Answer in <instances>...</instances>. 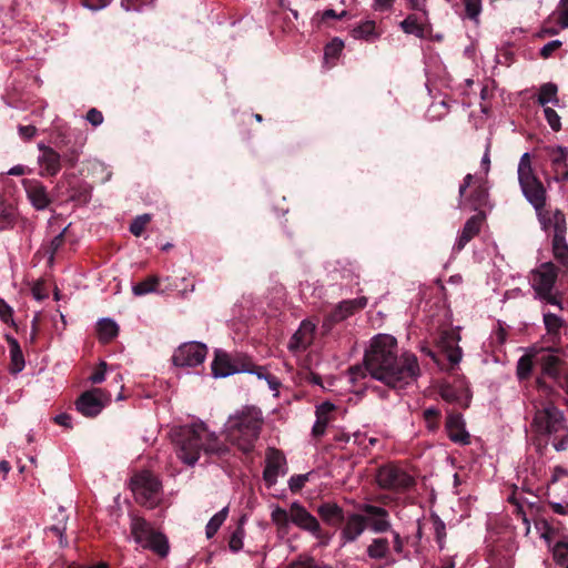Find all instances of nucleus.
<instances>
[{
	"instance_id": "obj_33",
	"label": "nucleus",
	"mask_w": 568,
	"mask_h": 568,
	"mask_svg": "<svg viewBox=\"0 0 568 568\" xmlns=\"http://www.w3.org/2000/svg\"><path fill=\"white\" fill-rule=\"evenodd\" d=\"M344 49V42L339 38H334L324 49V63L328 68L335 64L336 59Z\"/></svg>"
},
{
	"instance_id": "obj_13",
	"label": "nucleus",
	"mask_w": 568,
	"mask_h": 568,
	"mask_svg": "<svg viewBox=\"0 0 568 568\" xmlns=\"http://www.w3.org/2000/svg\"><path fill=\"white\" fill-rule=\"evenodd\" d=\"M211 368L213 377L223 378L239 373L251 372V364L240 357L233 358L224 351L216 349Z\"/></svg>"
},
{
	"instance_id": "obj_11",
	"label": "nucleus",
	"mask_w": 568,
	"mask_h": 568,
	"mask_svg": "<svg viewBox=\"0 0 568 568\" xmlns=\"http://www.w3.org/2000/svg\"><path fill=\"white\" fill-rule=\"evenodd\" d=\"M376 481L381 488L396 491L408 489L414 484L413 477L394 464L381 466L376 474Z\"/></svg>"
},
{
	"instance_id": "obj_3",
	"label": "nucleus",
	"mask_w": 568,
	"mask_h": 568,
	"mask_svg": "<svg viewBox=\"0 0 568 568\" xmlns=\"http://www.w3.org/2000/svg\"><path fill=\"white\" fill-rule=\"evenodd\" d=\"M262 410L255 406H245L231 415L225 423L226 438L242 452L254 448L263 426Z\"/></svg>"
},
{
	"instance_id": "obj_22",
	"label": "nucleus",
	"mask_w": 568,
	"mask_h": 568,
	"mask_svg": "<svg viewBox=\"0 0 568 568\" xmlns=\"http://www.w3.org/2000/svg\"><path fill=\"white\" fill-rule=\"evenodd\" d=\"M315 324L311 321H303L298 329L293 334L288 342V349L292 353L304 352L313 342Z\"/></svg>"
},
{
	"instance_id": "obj_51",
	"label": "nucleus",
	"mask_w": 568,
	"mask_h": 568,
	"mask_svg": "<svg viewBox=\"0 0 568 568\" xmlns=\"http://www.w3.org/2000/svg\"><path fill=\"white\" fill-rule=\"evenodd\" d=\"M560 480L568 481V473L561 467H555L551 474V479L549 481L548 489L552 493H556L557 485Z\"/></svg>"
},
{
	"instance_id": "obj_23",
	"label": "nucleus",
	"mask_w": 568,
	"mask_h": 568,
	"mask_svg": "<svg viewBox=\"0 0 568 568\" xmlns=\"http://www.w3.org/2000/svg\"><path fill=\"white\" fill-rule=\"evenodd\" d=\"M394 551L393 539L387 537H375L366 547V555L374 561H393L392 554Z\"/></svg>"
},
{
	"instance_id": "obj_5",
	"label": "nucleus",
	"mask_w": 568,
	"mask_h": 568,
	"mask_svg": "<svg viewBox=\"0 0 568 568\" xmlns=\"http://www.w3.org/2000/svg\"><path fill=\"white\" fill-rule=\"evenodd\" d=\"M531 427L539 436L548 437L557 452L568 447V427L561 410L552 404L537 409L531 423Z\"/></svg>"
},
{
	"instance_id": "obj_25",
	"label": "nucleus",
	"mask_w": 568,
	"mask_h": 568,
	"mask_svg": "<svg viewBox=\"0 0 568 568\" xmlns=\"http://www.w3.org/2000/svg\"><path fill=\"white\" fill-rule=\"evenodd\" d=\"M367 305L365 296L339 302L329 314L332 322H342L353 315L355 312L363 310Z\"/></svg>"
},
{
	"instance_id": "obj_53",
	"label": "nucleus",
	"mask_w": 568,
	"mask_h": 568,
	"mask_svg": "<svg viewBox=\"0 0 568 568\" xmlns=\"http://www.w3.org/2000/svg\"><path fill=\"white\" fill-rule=\"evenodd\" d=\"M544 114H545V118H546L549 126L554 131H559L561 128V122H560V116L558 115V113L554 109H551L549 106H545Z\"/></svg>"
},
{
	"instance_id": "obj_39",
	"label": "nucleus",
	"mask_w": 568,
	"mask_h": 568,
	"mask_svg": "<svg viewBox=\"0 0 568 568\" xmlns=\"http://www.w3.org/2000/svg\"><path fill=\"white\" fill-rule=\"evenodd\" d=\"M532 366H534L532 355L526 354V355L521 356L517 362L516 374H517L518 379H520V381L527 379L531 374Z\"/></svg>"
},
{
	"instance_id": "obj_12",
	"label": "nucleus",
	"mask_w": 568,
	"mask_h": 568,
	"mask_svg": "<svg viewBox=\"0 0 568 568\" xmlns=\"http://www.w3.org/2000/svg\"><path fill=\"white\" fill-rule=\"evenodd\" d=\"M547 196L541 197L539 203H531L536 212L537 220L545 232L552 231V235H566L567 222L566 215L559 209L551 211L545 210Z\"/></svg>"
},
{
	"instance_id": "obj_45",
	"label": "nucleus",
	"mask_w": 568,
	"mask_h": 568,
	"mask_svg": "<svg viewBox=\"0 0 568 568\" xmlns=\"http://www.w3.org/2000/svg\"><path fill=\"white\" fill-rule=\"evenodd\" d=\"M466 17L478 23L481 12V0H464Z\"/></svg>"
},
{
	"instance_id": "obj_57",
	"label": "nucleus",
	"mask_w": 568,
	"mask_h": 568,
	"mask_svg": "<svg viewBox=\"0 0 568 568\" xmlns=\"http://www.w3.org/2000/svg\"><path fill=\"white\" fill-rule=\"evenodd\" d=\"M561 41L560 40H552L546 43L540 49V55L545 59L549 58L554 51H556L558 48H560Z\"/></svg>"
},
{
	"instance_id": "obj_19",
	"label": "nucleus",
	"mask_w": 568,
	"mask_h": 568,
	"mask_svg": "<svg viewBox=\"0 0 568 568\" xmlns=\"http://www.w3.org/2000/svg\"><path fill=\"white\" fill-rule=\"evenodd\" d=\"M460 337L455 331L442 332L437 347L452 366L458 365L463 357L462 348L458 346Z\"/></svg>"
},
{
	"instance_id": "obj_58",
	"label": "nucleus",
	"mask_w": 568,
	"mask_h": 568,
	"mask_svg": "<svg viewBox=\"0 0 568 568\" xmlns=\"http://www.w3.org/2000/svg\"><path fill=\"white\" fill-rule=\"evenodd\" d=\"M250 373L255 374L258 378H264L267 382L270 389L275 390V392L278 389L280 382L275 376L268 375V374H263L261 372H254L252 369Z\"/></svg>"
},
{
	"instance_id": "obj_4",
	"label": "nucleus",
	"mask_w": 568,
	"mask_h": 568,
	"mask_svg": "<svg viewBox=\"0 0 568 568\" xmlns=\"http://www.w3.org/2000/svg\"><path fill=\"white\" fill-rule=\"evenodd\" d=\"M271 521L278 534L286 535L291 525L310 532L316 539L322 538V529L318 520L300 501H293L288 509L277 504H272Z\"/></svg>"
},
{
	"instance_id": "obj_54",
	"label": "nucleus",
	"mask_w": 568,
	"mask_h": 568,
	"mask_svg": "<svg viewBox=\"0 0 568 568\" xmlns=\"http://www.w3.org/2000/svg\"><path fill=\"white\" fill-rule=\"evenodd\" d=\"M65 529H67V523H65L64 516L58 525H53L49 528L50 531H52L54 535H57L59 537V544L61 547L68 546V540L64 536Z\"/></svg>"
},
{
	"instance_id": "obj_20",
	"label": "nucleus",
	"mask_w": 568,
	"mask_h": 568,
	"mask_svg": "<svg viewBox=\"0 0 568 568\" xmlns=\"http://www.w3.org/2000/svg\"><path fill=\"white\" fill-rule=\"evenodd\" d=\"M22 185L30 204L36 210L43 211L50 205V194L40 181L36 179H24Z\"/></svg>"
},
{
	"instance_id": "obj_56",
	"label": "nucleus",
	"mask_w": 568,
	"mask_h": 568,
	"mask_svg": "<svg viewBox=\"0 0 568 568\" xmlns=\"http://www.w3.org/2000/svg\"><path fill=\"white\" fill-rule=\"evenodd\" d=\"M67 230H68V226L63 227L62 231L51 240L50 247H49L51 255H54L57 253V251L61 247V245L63 243V236H64V233L67 232Z\"/></svg>"
},
{
	"instance_id": "obj_30",
	"label": "nucleus",
	"mask_w": 568,
	"mask_h": 568,
	"mask_svg": "<svg viewBox=\"0 0 568 568\" xmlns=\"http://www.w3.org/2000/svg\"><path fill=\"white\" fill-rule=\"evenodd\" d=\"M351 34L354 39L366 42H374L381 37L373 20L362 21L351 30Z\"/></svg>"
},
{
	"instance_id": "obj_46",
	"label": "nucleus",
	"mask_w": 568,
	"mask_h": 568,
	"mask_svg": "<svg viewBox=\"0 0 568 568\" xmlns=\"http://www.w3.org/2000/svg\"><path fill=\"white\" fill-rule=\"evenodd\" d=\"M439 416V409L434 406L428 407L424 410V419L429 430L434 432L438 428Z\"/></svg>"
},
{
	"instance_id": "obj_63",
	"label": "nucleus",
	"mask_w": 568,
	"mask_h": 568,
	"mask_svg": "<svg viewBox=\"0 0 568 568\" xmlns=\"http://www.w3.org/2000/svg\"><path fill=\"white\" fill-rule=\"evenodd\" d=\"M108 3V0H82V4L92 11L103 9Z\"/></svg>"
},
{
	"instance_id": "obj_14",
	"label": "nucleus",
	"mask_w": 568,
	"mask_h": 568,
	"mask_svg": "<svg viewBox=\"0 0 568 568\" xmlns=\"http://www.w3.org/2000/svg\"><path fill=\"white\" fill-rule=\"evenodd\" d=\"M207 354L204 343L192 341L180 345L172 357L173 364L180 367H195L201 365Z\"/></svg>"
},
{
	"instance_id": "obj_15",
	"label": "nucleus",
	"mask_w": 568,
	"mask_h": 568,
	"mask_svg": "<svg viewBox=\"0 0 568 568\" xmlns=\"http://www.w3.org/2000/svg\"><path fill=\"white\" fill-rule=\"evenodd\" d=\"M517 175L521 193L529 204L539 203L541 197L547 196V191L532 166H518Z\"/></svg>"
},
{
	"instance_id": "obj_49",
	"label": "nucleus",
	"mask_w": 568,
	"mask_h": 568,
	"mask_svg": "<svg viewBox=\"0 0 568 568\" xmlns=\"http://www.w3.org/2000/svg\"><path fill=\"white\" fill-rule=\"evenodd\" d=\"M0 320L12 327H16L13 310L3 298H0Z\"/></svg>"
},
{
	"instance_id": "obj_16",
	"label": "nucleus",
	"mask_w": 568,
	"mask_h": 568,
	"mask_svg": "<svg viewBox=\"0 0 568 568\" xmlns=\"http://www.w3.org/2000/svg\"><path fill=\"white\" fill-rule=\"evenodd\" d=\"M110 396H105L104 392L100 388L84 392L75 402L77 409L85 417L98 416L105 404L109 402Z\"/></svg>"
},
{
	"instance_id": "obj_60",
	"label": "nucleus",
	"mask_w": 568,
	"mask_h": 568,
	"mask_svg": "<svg viewBox=\"0 0 568 568\" xmlns=\"http://www.w3.org/2000/svg\"><path fill=\"white\" fill-rule=\"evenodd\" d=\"M105 367L106 364L104 362H101L99 365V369H97L91 376L89 377V381L93 384H100L105 379Z\"/></svg>"
},
{
	"instance_id": "obj_26",
	"label": "nucleus",
	"mask_w": 568,
	"mask_h": 568,
	"mask_svg": "<svg viewBox=\"0 0 568 568\" xmlns=\"http://www.w3.org/2000/svg\"><path fill=\"white\" fill-rule=\"evenodd\" d=\"M481 222L483 217L480 215H474L466 221L460 234L458 235L453 246V252H460L466 246V244L479 233Z\"/></svg>"
},
{
	"instance_id": "obj_31",
	"label": "nucleus",
	"mask_w": 568,
	"mask_h": 568,
	"mask_svg": "<svg viewBox=\"0 0 568 568\" xmlns=\"http://www.w3.org/2000/svg\"><path fill=\"white\" fill-rule=\"evenodd\" d=\"M558 87L548 82L540 87L538 94V103L542 106H546L547 103H552L555 106H560L559 99L557 98Z\"/></svg>"
},
{
	"instance_id": "obj_2",
	"label": "nucleus",
	"mask_w": 568,
	"mask_h": 568,
	"mask_svg": "<svg viewBox=\"0 0 568 568\" xmlns=\"http://www.w3.org/2000/svg\"><path fill=\"white\" fill-rule=\"evenodd\" d=\"M178 457L186 465L194 466L202 455L222 456L227 447L202 420L172 429Z\"/></svg>"
},
{
	"instance_id": "obj_48",
	"label": "nucleus",
	"mask_w": 568,
	"mask_h": 568,
	"mask_svg": "<svg viewBox=\"0 0 568 568\" xmlns=\"http://www.w3.org/2000/svg\"><path fill=\"white\" fill-rule=\"evenodd\" d=\"M312 473L291 476V478L288 479V488L291 489V491H300L308 481Z\"/></svg>"
},
{
	"instance_id": "obj_43",
	"label": "nucleus",
	"mask_w": 568,
	"mask_h": 568,
	"mask_svg": "<svg viewBox=\"0 0 568 568\" xmlns=\"http://www.w3.org/2000/svg\"><path fill=\"white\" fill-rule=\"evenodd\" d=\"M558 357L554 355H546L541 361V369L545 375H548L552 378H557L559 373L557 368Z\"/></svg>"
},
{
	"instance_id": "obj_42",
	"label": "nucleus",
	"mask_w": 568,
	"mask_h": 568,
	"mask_svg": "<svg viewBox=\"0 0 568 568\" xmlns=\"http://www.w3.org/2000/svg\"><path fill=\"white\" fill-rule=\"evenodd\" d=\"M16 212L12 207H2L0 210V231L12 229L16 224Z\"/></svg>"
},
{
	"instance_id": "obj_29",
	"label": "nucleus",
	"mask_w": 568,
	"mask_h": 568,
	"mask_svg": "<svg viewBox=\"0 0 568 568\" xmlns=\"http://www.w3.org/2000/svg\"><path fill=\"white\" fill-rule=\"evenodd\" d=\"M4 338L9 345L10 365L9 371L11 374H19L26 366L24 357L19 342L11 335L6 334Z\"/></svg>"
},
{
	"instance_id": "obj_59",
	"label": "nucleus",
	"mask_w": 568,
	"mask_h": 568,
	"mask_svg": "<svg viewBox=\"0 0 568 568\" xmlns=\"http://www.w3.org/2000/svg\"><path fill=\"white\" fill-rule=\"evenodd\" d=\"M85 119H87V120H88V122H90L93 126H98V125L102 124V122H103V115H102V113H101L99 110L94 109V108H92V109H90V110L88 111Z\"/></svg>"
},
{
	"instance_id": "obj_32",
	"label": "nucleus",
	"mask_w": 568,
	"mask_h": 568,
	"mask_svg": "<svg viewBox=\"0 0 568 568\" xmlns=\"http://www.w3.org/2000/svg\"><path fill=\"white\" fill-rule=\"evenodd\" d=\"M119 333L118 324L109 317L102 318L98 323L99 339L108 343L113 339Z\"/></svg>"
},
{
	"instance_id": "obj_24",
	"label": "nucleus",
	"mask_w": 568,
	"mask_h": 568,
	"mask_svg": "<svg viewBox=\"0 0 568 568\" xmlns=\"http://www.w3.org/2000/svg\"><path fill=\"white\" fill-rule=\"evenodd\" d=\"M446 432L452 442L459 445L469 444V434L465 429V423L460 414H448L446 419Z\"/></svg>"
},
{
	"instance_id": "obj_28",
	"label": "nucleus",
	"mask_w": 568,
	"mask_h": 568,
	"mask_svg": "<svg viewBox=\"0 0 568 568\" xmlns=\"http://www.w3.org/2000/svg\"><path fill=\"white\" fill-rule=\"evenodd\" d=\"M41 166V175L53 176L61 169L60 155L51 148H43L42 154L39 156Z\"/></svg>"
},
{
	"instance_id": "obj_40",
	"label": "nucleus",
	"mask_w": 568,
	"mask_h": 568,
	"mask_svg": "<svg viewBox=\"0 0 568 568\" xmlns=\"http://www.w3.org/2000/svg\"><path fill=\"white\" fill-rule=\"evenodd\" d=\"M547 152L555 166L565 165L568 158V150L562 146H549Z\"/></svg>"
},
{
	"instance_id": "obj_41",
	"label": "nucleus",
	"mask_w": 568,
	"mask_h": 568,
	"mask_svg": "<svg viewBox=\"0 0 568 568\" xmlns=\"http://www.w3.org/2000/svg\"><path fill=\"white\" fill-rule=\"evenodd\" d=\"M544 324L549 334H558L564 321L560 316L548 312L544 313Z\"/></svg>"
},
{
	"instance_id": "obj_64",
	"label": "nucleus",
	"mask_w": 568,
	"mask_h": 568,
	"mask_svg": "<svg viewBox=\"0 0 568 568\" xmlns=\"http://www.w3.org/2000/svg\"><path fill=\"white\" fill-rule=\"evenodd\" d=\"M440 395L447 402H456L459 398L456 390L450 386L443 387L440 390Z\"/></svg>"
},
{
	"instance_id": "obj_27",
	"label": "nucleus",
	"mask_w": 568,
	"mask_h": 568,
	"mask_svg": "<svg viewBox=\"0 0 568 568\" xmlns=\"http://www.w3.org/2000/svg\"><path fill=\"white\" fill-rule=\"evenodd\" d=\"M335 408L336 406L331 402H323L316 406V420L312 428V433L314 436L320 437L325 434L326 427L331 422V415L335 410Z\"/></svg>"
},
{
	"instance_id": "obj_34",
	"label": "nucleus",
	"mask_w": 568,
	"mask_h": 568,
	"mask_svg": "<svg viewBox=\"0 0 568 568\" xmlns=\"http://www.w3.org/2000/svg\"><path fill=\"white\" fill-rule=\"evenodd\" d=\"M317 513L327 523L343 519V509L334 503L322 504L318 506Z\"/></svg>"
},
{
	"instance_id": "obj_37",
	"label": "nucleus",
	"mask_w": 568,
	"mask_h": 568,
	"mask_svg": "<svg viewBox=\"0 0 568 568\" xmlns=\"http://www.w3.org/2000/svg\"><path fill=\"white\" fill-rule=\"evenodd\" d=\"M552 556L557 565L568 568V537H561L556 541Z\"/></svg>"
},
{
	"instance_id": "obj_62",
	"label": "nucleus",
	"mask_w": 568,
	"mask_h": 568,
	"mask_svg": "<svg viewBox=\"0 0 568 568\" xmlns=\"http://www.w3.org/2000/svg\"><path fill=\"white\" fill-rule=\"evenodd\" d=\"M18 131H19V135L23 139V140H30L32 139L36 133H37V129L34 125L32 124H29V125H19L18 128Z\"/></svg>"
},
{
	"instance_id": "obj_21",
	"label": "nucleus",
	"mask_w": 568,
	"mask_h": 568,
	"mask_svg": "<svg viewBox=\"0 0 568 568\" xmlns=\"http://www.w3.org/2000/svg\"><path fill=\"white\" fill-rule=\"evenodd\" d=\"M400 29L406 34L415 36L416 38H426L430 32V23L428 12H419L408 14L400 23Z\"/></svg>"
},
{
	"instance_id": "obj_18",
	"label": "nucleus",
	"mask_w": 568,
	"mask_h": 568,
	"mask_svg": "<svg viewBox=\"0 0 568 568\" xmlns=\"http://www.w3.org/2000/svg\"><path fill=\"white\" fill-rule=\"evenodd\" d=\"M366 516L357 513L349 514L339 532L341 547L355 542L366 530Z\"/></svg>"
},
{
	"instance_id": "obj_8",
	"label": "nucleus",
	"mask_w": 568,
	"mask_h": 568,
	"mask_svg": "<svg viewBox=\"0 0 568 568\" xmlns=\"http://www.w3.org/2000/svg\"><path fill=\"white\" fill-rule=\"evenodd\" d=\"M131 535L141 547L151 549L161 557L169 554L170 547L166 537L155 531L143 518H132Z\"/></svg>"
},
{
	"instance_id": "obj_7",
	"label": "nucleus",
	"mask_w": 568,
	"mask_h": 568,
	"mask_svg": "<svg viewBox=\"0 0 568 568\" xmlns=\"http://www.w3.org/2000/svg\"><path fill=\"white\" fill-rule=\"evenodd\" d=\"M359 509L367 515V528L374 534L389 532L393 537L394 552L402 555L405 541L400 534L392 528L388 510L372 504H363L359 506Z\"/></svg>"
},
{
	"instance_id": "obj_52",
	"label": "nucleus",
	"mask_w": 568,
	"mask_h": 568,
	"mask_svg": "<svg viewBox=\"0 0 568 568\" xmlns=\"http://www.w3.org/2000/svg\"><path fill=\"white\" fill-rule=\"evenodd\" d=\"M433 526L436 540L439 544V547L443 548V544L446 538V525L438 516H435L433 518Z\"/></svg>"
},
{
	"instance_id": "obj_1",
	"label": "nucleus",
	"mask_w": 568,
	"mask_h": 568,
	"mask_svg": "<svg viewBox=\"0 0 568 568\" xmlns=\"http://www.w3.org/2000/svg\"><path fill=\"white\" fill-rule=\"evenodd\" d=\"M379 381L388 387L402 389L416 382L420 374L417 357L412 353L398 356L397 341L389 334H377L365 351L364 364L348 369V381L352 384L366 378Z\"/></svg>"
},
{
	"instance_id": "obj_47",
	"label": "nucleus",
	"mask_w": 568,
	"mask_h": 568,
	"mask_svg": "<svg viewBox=\"0 0 568 568\" xmlns=\"http://www.w3.org/2000/svg\"><path fill=\"white\" fill-rule=\"evenodd\" d=\"M150 220L151 216L149 214L138 215L130 225V232L135 236H140Z\"/></svg>"
},
{
	"instance_id": "obj_9",
	"label": "nucleus",
	"mask_w": 568,
	"mask_h": 568,
	"mask_svg": "<svg viewBox=\"0 0 568 568\" xmlns=\"http://www.w3.org/2000/svg\"><path fill=\"white\" fill-rule=\"evenodd\" d=\"M135 500L146 508H154L161 500V483L150 471L136 474L131 479Z\"/></svg>"
},
{
	"instance_id": "obj_55",
	"label": "nucleus",
	"mask_w": 568,
	"mask_h": 568,
	"mask_svg": "<svg viewBox=\"0 0 568 568\" xmlns=\"http://www.w3.org/2000/svg\"><path fill=\"white\" fill-rule=\"evenodd\" d=\"M560 6L558 22L561 29H568V0H561Z\"/></svg>"
},
{
	"instance_id": "obj_38",
	"label": "nucleus",
	"mask_w": 568,
	"mask_h": 568,
	"mask_svg": "<svg viewBox=\"0 0 568 568\" xmlns=\"http://www.w3.org/2000/svg\"><path fill=\"white\" fill-rule=\"evenodd\" d=\"M229 515V507H223L220 511H217L207 523L205 527V534L207 538H212L223 523L226 520Z\"/></svg>"
},
{
	"instance_id": "obj_61",
	"label": "nucleus",
	"mask_w": 568,
	"mask_h": 568,
	"mask_svg": "<svg viewBox=\"0 0 568 568\" xmlns=\"http://www.w3.org/2000/svg\"><path fill=\"white\" fill-rule=\"evenodd\" d=\"M395 0H373L372 8L378 12H385L393 8Z\"/></svg>"
},
{
	"instance_id": "obj_50",
	"label": "nucleus",
	"mask_w": 568,
	"mask_h": 568,
	"mask_svg": "<svg viewBox=\"0 0 568 568\" xmlns=\"http://www.w3.org/2000/svg\"><path fill=\"white\" fill-rule=\"evenodd\" d=\"M288 568H333L328 565H318L311 557H300L297 560L290 564Z\"/></svg>"
},
{
	"instance_id": "obj_6",
	"label": "nucleus",
	"mask_w": 568,
	"mask_h": 568,
	"mask_svg": "<svg viewBox=\"0 0 568 568\" xmlns=\"http://www.w3.org/2000/svg\"><path fill=\"white\" fill-rule=\"evenodd\" d=\"M557 277V266L551 262H546L530 272L529 283L534 291L535 298L545 304H550L562 308L561 301L554 293Z\"/></svg>"
},
{
	"instance_id": "obj_17",
	"label": "nucleus",
	"mask_w": 568,
	"mask_h": 568,
	"mask_svg": "<svg viewBox=\"0 0 568 568\" xmlns=\"http://www.w3.org/2000/svg\"><path fill=\"white\" fill-rule=\"evenodd\" d=\"M287 471L285 456L275 448H270L266 453L265 468L263 470V479L268 487L274 486L280 476H284Z\"/></svg>"
},
{
	"instance_id": "obj_10",
	"label": "nucleus",
	"mask_w": 568,
	"mask_h": 568,
	"mask_svg": "<svg viewBox=\"0 0 568 568\" xmlns=\"http://www.w3.org/2000/svg\"><path fill=\"white\" fill-rule=\"evenodd\" d=\"M485 181L483 176L476 178L474 182V175L467 174L464 178L463 183L459 185V207L469 206L471 210H478L481 207L488 197V191L485 187Z\"/></svg>"
},
{
	"instance_id": "obj_44",
	"label": "nucleus",
	"mask_w": 568,
	"mask_h": 568,
	"mask_svg": "<svg viewBox=\"0 0 568 568\" xmlns=\"http://www.w3.org/2000/svg\"><path fill=\"white\" fill-rule=\"evenodd\" d=\"M245 537V530L242 525H240L231 535L229 547L233 552H239L243 548V540Z\"/></svg>"
},
{
	"instance_id": "obj_35",
	"label": "nucleus",
	"mask_w": 568,
	"mask_h": 568,
	"mask_svg": "<svg viewBox=\"0 0 568 568\" xmlns=\"http://www.w3.org/2000/svg\"><path fill=\"white\" fill-rule=\"evenodd\" d=\"M552 253L561 264L568 263V243L566 235H552Z\"/></svg>"
},
{
	"instance_id": "obj_36",
	"label": "nucleus",
	"mask_w": 568,
	"mask_h": 568,
	"mask_svg": "<svg viewBox=\"0 0 568 568\" xmlns=\"http://www.w3.org/2000/svg\"><path fill=\"white\" fill-rule=\"evenodd\" d=\"M160 278L158 276H150L142 282L132 285V293L135 296H143L150 293H156Z\"/></svg>"
}]
</instances>
